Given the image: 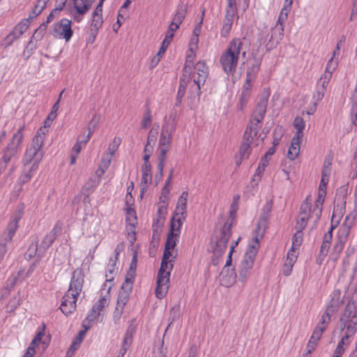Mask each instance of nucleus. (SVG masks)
Returning <instances> with one entry per match:
<instances>
[{"mask_svg": "<svg viewBox=\"0 0 357 357\" xmlns=\"http://www.w3.org/2000/svg\"><path fill=\"white\" fill-rule=\"evenodd\" d=\"M238 204L236 202H232L228 220L223 224H220L215 231L212 243H214L213 249L214 255L217 257L222 256L226 250L227 243L231 234V227L235 220Z\"/></svg>", "mask_w": 357, "mask_h": 357, "instance_id": "1", "label": "nucleus"}, {"mask_svg": "<svg viewBox=\"0 0 357 357\" xmlns=\"http://www.w3.org/2000/svg\"><path fill=\"white\" fill-rule=\"evenodd\" d=\"M176 130V123L174 119H168L162 124L158 144V173L155 178L160 180L162 177L163 169L167 159V153L171 146L172 135Z\"/></svg>", "mask_w": 357, "mask_h": 357, "instance_id": "2", "label": "nucleus"}, {"mask_svg": "<svg viewBox=\"0 0 357 357\" xmlns=\"http://www.w3.org/2000/svg\"><path fill=\"white\" fill-rule=\"evenodd\" d=\"M242 47L241 39L234 38L229 43L227 49L221 54L220 63L227 75H230L235 73Z\"/></svg>", "mask_w": 357, "mask_h": 357, "instance_id": "3", "label": "nucleus"}, {"mask_svg": "<svg viewBox=\"0 0 357 357\" xmlns=\"http://www.w3.org/2000/svg\"><path fill=\"white\" fill-rule=\"evenodd\" d=\"M40 128L34 137L30 146L26 149L25 154L23 158V163L24 165H29L33 162L32 169H37L38 163L43 157V151L42 146L45 139V132L42 131Z\"/></svg>", "mask_w": 357, "mask_h": 357, "instance_id": "4", "label": "nucleus"}, {"mask_svg": "<svg viewBox=\"0 0 357 357\" xmlns=\"http://www.w3.org/2000/svg\"><path fill=\"white\" fill-rule=\"evenodd\" d=\"M208 75V68L204 61L197 62L195 67L193 73H191L190 83L192 82L189 89L190 98H199L202 91L201 87L204 86Z\"/></svg>", "mask_w": 357, "mask_h": 357, "instance_id": "5", "label": "nucleus"}, {"mask_svg": "<svg viewBox=\"0 0 357 357\" xmlns=\"http://www.w3.org/2000/svg\"><path fill=\"white\" fill-rule=\"evenodd\" d=\"M176 255L169 261H161L160 268L158 273L157 287L155 290V296L158 298H163L168 291L169 277L172 270L174 267V262Z\"/></svg>", "mask_w": 357, "mask_h": 357, "instance_id": "6", "label": "nucleus"}, {"mask_svg": "<svg viewBox=\"0 0 357 357\" xmlns=\"http://www.w3.org/2000/svg\"><path fill=\"white\" fill-rule=\"evenodd\" d=\"M259 248L258 238L255 236L249 243L243 258L238 267V274L242 282L246 281L253 267L256 255Z\"/></svg>", "mask_w": 357, "mask_h": 357, "instance_id": "7", "label": "nucleus"}, {"mask_svg": "<svg viewBox=\"0 0 357 357\" xmlns=\"http://www.w3.org/2000/svg\"><path fill=\"white\" fill-rule=\"evenodd\" d=\"M354 220L355 217L354 215H347L344 222L339 228L337 238L333 247L332 255L335 256V259L338 258L343 250L344 244L350 234L351 229L354 225Z\"/></svg>", "mask_w": 357, "mask_h": 357, "instance_id": "8", "label": "nucleus"}, {"mask_svg": "<svg viewBox=\"0 0 357 357\" xmlns=\"http://www.w3.org/2000/svg\"><path fill=\"white\" fill-rule=\"evenodd\" d=\"M293 0H285L284 7L282 8L279 15L278 22L275 26L272 29V34L269 40V43L271 44V48L274 47L276 44L282 40L284 31V22L287 20L288 14L291 10Z\"/></svg>", "mask_w": 357, "mask_h": 357, "instance_id": "9", "label": "nucleus"}, {"mask_svg": "<svg viewBox=\"0 0 357 357\" xmlns=\"http://www.w3.org/2000/svg\"><path fill=\"white\" fill-rule=\"evenodd\" d=\"M59 231L60 228H57L56 225H55L50 232L43 237L39 245L37 243L35 245L33 244L30 245L28 249L29 257H31L32 255H37L38 257H43L47 250L55 241Z\"/></svg>", "mask_w": 357, "mask_h": 357, "instance_id": "10", "label": "nucleus"}, {"mask_svg": "<svg viewBox=\"0 0 357 357\" xmlns=\"http://www.w3.org/2000/svg\"><path fill=\"white\" fill-rule=\"evenodd\" d=\"M267 100H261L256 105L255 109L252 112L246 128L252 131L259 132L262 126V121L266 112Z\"/></svg>", "mask_w": 357, "mask_h": 357, "instance_id": "11", "label": "nucleus"}, {"mask_svg": "<svg viewBox=\"0 0 357 357\" xmlns=\"http://www.w3.org/2000/svg\"><path fill=\"white\" fill-rule=\"evenodd\" d=\"M258 133L259 132L245 128L243 135V142L238 151V155L236 157V163L238 166L241 164L245 158L249 157L251 151V144L257 137Z\"/></svg>", "mask_w": 357, "mask_h": 357, "instance_id": "12", "label": "nucleus"}, {"mask_svg": "<svg viewBox=\"0 0 357 357\" xmlns=\"http://www.w3.org/2000/svg\"><path fill=\"white\" fill-rule=\"evenodd\" d=\"M24 126L19 128L17 132L13 136L10 143L8 145L3 152L2 159L3 162L7 164L10 161V159L17 152V148L23 139L22 130Z\"/></svg>", "mask_w": 357, "mask_h": 357, "instance_id": "13", "label": "nucleus"}, {"mask_svg": "<svg viewBox=\"0 0 357 357\" xmlns=\"http://www.w3.org/2000/svg\"><path fill=\"white\" fill-rule=\"evenodd\" d=\"M54 36L59 38H64L66 41H69L73 36L71 29V21L63 18L57 24L54 25Z\"/></svg>", "mask_w": 357, "mask_h": 357, "instance_id": "14", "label": "nucleus"}, {"mask_svg": "<svg viewBox=\"0 0 357 357\" xmlns=\"http://www.w3.org/2000/svg\"><path fill=\"white\" fill-rule=\"evenodd\" d=\"M29 24V18L24 19L18 23L6 37V46H10L15 40H17L28 29Z\"/></svg>", "mask_w": 357, "mask_h": 357, "instance_id": "15", "label": "nucleus"}, {"mask_svg": "<svg viewBox=\"0 0 357 357\" xmlns=\"http://www.w3.org/2000/svg\"><path fill=\"white\" fill-rule=\"evenodd\" d=\"M84 278V275L82 269L77 268L73 271L68 290L69 294L73 293L75 295H79L83 287Z\"/></svg>", "mask_w": 357, "mask_h": 357, "instance_id": "16", "label": "nucleus"}, {"mask_svg": "<svg viewBox=\"0 0 357 357\" xmlns=\"http://www.w3.org/2000/svg\"><path fill=\"white\" fill-rule=\"evenodd\" d=\"M311 211V206L309 202L305 200L302 203L300 208V213L296 219L295 226L296 230L303 231L307 226Z\"/></svg>", "mask_w": 357, "mask_h": 357, "instance_id": "17", "label": "nucleus"}, {"mask_svg": "<svg viewBox=\"0 0 357 357\" xmlns=\"http://www.w3.org/2000/svg\"><path fill=\"white\" fill-rule=\"evenodd\" d=\"M78 296V295H75L73 293L69 294L68 291L63 296L60 309L64 314L68 315L76 309Z\"/></svg>", "mask_w": 357, "mask_h": 357, "instance_id": "18", "label": "nucleus"}, {"mask_svg": "<svg viewBox=\"0 0 357 357\" xmlns=\"http://www.w3.org/2000/svg\"><path fill=\"white\" fill-rule=\"evenodd\" d=\"M272 210V202H267L262 208V212L259 220L258 221L257 227L256 229V233L259 234L263 235L265 231L268 222V219L270 216V213Z\"/></svg>", "mask_w": 357, "mask_h": 357, "instance_id": "19", "label": "nucleus"}, {"mask_svg": "<svg viewBox=\"0 0 357 357\" xmlns=\"http://www.w3.org/2000/svg\"><path fill=\"white\" fill-rule=\"evenodd\" d=\"M132 281H128V279H125L124 282L122 284L121 290L119 291L116 305L124 307L128 301H129L130 294L133 287Z\"/></svg>", "mask_w": 357, "mask_h": 357, "instance_id": "20", "label": "nucleus"}, {"mask_svg": "<svg viewBox=\"0 0 357 357\" xmlns=\"http://www.w3.org/2000/svg\"><path fill=\"white\" fill-rule=\"evenodd\" d=\"M45 30L46 28L45 27V24H40V26L34 31L27 46L26 47L24 54H26V52L28 53V56L32 54L33 50L36 48V44H34V43L40 40L43 38Z\"/></svg>", "mask_w": 357, "mask_h": 357, "instance_id": "21", "label": "nucleus"}, {"mask_svg": "<svg viewBox=\"0 0 357 357\" xmlns=\"http://www.w3.org/2000/svg\"><path fill=\"white\" fill-rule=\"evenodd\" d=\"M252 57L253 59V63L249 66L246 70V78L250 79L251 80H255L257 75L260 70V66L261 64V57H257L255 56L254 52H252Z\"/></svg>", "mask_w": 357, "mask_h": 357, "instance_id": "22", "label": "nucleus"}, {"mask_svg": "<svg viewBox=\"0 0 357 357\" xmlns=\"http://www.w3.org/2000/svg\"><path fill=\"white\" fill-rule=\"evenodd\" d=\"M109 305L107 298L105 296L100 298L93 306L91 313L89 314L86 319L89 321H93L96 319L97 317L100 315V312L103 308Z\"/></svg>", "mask_w": 357, "mask_h": 357, "instance_id": "23", "label": "nucleus"}, {"mask_svg": "<svg viewBox=\"0 0 357 357\" xmlns=\"http://www.w3.org/2000/svg\"><path fill=\"white\" fill-rule=\"evenodd\" d=\"M220 282L222 285L225 287H230L236 282L237 275L234 268H229V271L223 273V269L220 273Z\"/></svg>", "mask_w": 357, "mask_h": 357, "instance_id": "24", "label": "nucleus"}, {"mask_svg": "<svg viewBox=\"0 0 357 357\" xmlns=\"http://www.w3.org/2000/svg\"><path fill=\"white\" fill-rule=\"evenodd\" d=\"M343 320H349L352 323L357 324V305H356L354 303H349L345 307L343 318L341 319V321Z\"/></svg>", "mask_w": 357, "mask_h": 357, "instance_id": "25", "label": "nucleus"}, {"mask_svg": "<svg viewBox=\"0 0 357 357\" xmlns=\"http://www.w3.org/2000/svg\"><path fill=\"white\" fill-rule=\"evenodd\" d=\"M190 78L188 77L182 76L180 77L179 86L176 98L175 105L179 107L181 105L183 98L185 94L186 87L190 82Z\"/></svg>", "mask_w": 357, "mask_h": 357, "instance_id": "26", "label": "nucleus"}, {"mask_svg": "<svg viewBox=\"0 0 357 357\" xmlns=\"http://www.w3.org/2000/svg\"><path fill=\"white\" fill-rule=\"evenodd\" d=\"M187 215H176L174 213V216L171 220L170 228L169 232L177 234L180 235L181 233V227L185 221Z\"/></svg>", "mask_w": 357, "mask_h": 357, "instance_id": "27", "label": "nucleus"}, {"mask_svg": "<svg viewBox=\"0 0 357 357\" xmlns=\"http://www.w3.org/2000/svg\"><path fill=\"white\" fill-rule=\"evenodd\" d=\"M188 197V192L183 191L178 199L177 206L174 211V213H176V215H187Z\"/></svg>", "mask_w": 357, "mask_h": 357, "instance_id": "28", "label": "nucleus"}, {"mask_svg": "<svg viewBox=\"0 0 357 357\" xmlns=\"http://www.w3.org/2000/svg\"><path fill=\"white\" fill-rule=\"evenodd\" d=\"M302 138L294 137L291 140V146L289 148L287 156L291 160H295L300 153V144Z\"/></svg>", "mask_w": 357, "mask_h": 357, "instance_id": "29", "label": "nucleus"}, {"mask_svg": "<svg viewBox=\"0 0 357 357\" xmlns=\"http://www.w3.org/2000/svg\"><path fill=\"white\" fill-rule=\"evenodd\" d=\"M102 22L103 20L102 15H92L90 35L93 39L96 37L99 29L102 26Z\"/></svg>", "mask_w": 357, "mask_h": 357, "instance_id": "30", "label": "nucleus"}, {"mask_svg": "<svg viewBox=\"0 0 357 357\" xmlns=\"http://www.w3.org/2000/svg\"><path fill=\"white\" fill-rule=\"evenodd\" d=\"M332 235L331 234V231H327L324 237H323V241L321 245L320 250H319V257H325L328 253L329 248L331 247V243L332 241Z\"/></svg>", "mask_w": 357, "mask_h": 357, "instance_id": "31", "label": "nucleus"}, {"mask_svg": "<svg viewBox=\"0 0 357 357\" xmlns=\"http://www.w3.org/2000/svg\"><path fill=\"white\" fill-rule=\"evenodd\" d=\"M99 184V179H96V177L90 178L88 181L84 185L82 188L81 193L86 195L88 197L95 190L96 186Z\"/></svg>", "mask_w": 357, "mask_h": 357, "instance_id": "32", "label": "nucleus"}, {"mask_svg": "<svg viewBox=\"0 0 357 357\" xmlns=\"http://www.w3.org/2000/svg\"><path fill=\"white\" fill-rule=\"evenodd\" d=\"M74 7L79 15L86 14L91 7L88 0H73Z\"/></svg>", "mask_w": 357, "mask_h": 357, "instance_id": "33", "label": "nucleus"}, {"mask_svg": "<svg viewBox=\"0 0 357 357\" xmlns=\"http://www.w3.org/2000/svg\"><path fill=\"white\" fill-rule=\"evenodd\" d=\"M188 12V6L186 4H179L175 15L173 17L172 21L178 24H181L184 20Z\"/></svg>", "mask_w": 357, "mask_h": 357, "instance_id": "34", "label": "nucleus"}, {"mask_svg": "<svg viewBox=\"0 0 357 357\" xmlns=\"http://www.w3.org/2000/svg\"><path fill=\"white\" fill-rule=\"evenodd\" d=\"M337 65V61L333 60V58H331L328 61L325 72L320 79L329 82L332 77L333 72L336 69Z\"/></svg>", "mask_w": 357, "mask_h": 357, "instance_id": "35", "label": "nucleus"}, {"mask_svg": "<svg viewBox=\"0 0 357 357\" xmlns=\"http://www.w3.org/2000/svg\"><path fill=\"white\" fill-rule=\"evenodd\" d=\"M195 65H194V55L188 54L186 56L185 62L184 67L183 68L182 76L191 77V73H193L192 71V67L194 68Z\"/></svg>", "mask_w": 357, "mask_h": 357, "instance_id": "36", "label": "nucleus"}, {"mask_svg": "<svg viewBox=\"0 0 357 357\" xmlns=\"http://www.w3.org/2000/svg\"><path fill=\"white\" fill-rule=\"evenodd\" d=\"M294 127L296 129V132L294 137L302 138L303 136V130L305 128V123L303 118L296 116L293 122Z\"/></svg>", "mask_w": 357, "mask_h": 357, "instance_id": "37", "label": "nucleus"}, {"mask_svg": "<svg viewBox=\"0 0 357 357\" xmlns=\"http://www.w3.org/2000/svg\"><path fill=\"white\" fill-rule=\"evenodd\" d=\"M344 321V328H346L345 334L344 336H348V338L350 339L352 337L356 331H357V324L356 323H352L351 321H349V320H343Z\"/></svg>", "mask_w": 357, "mask_h": 357, "instance_id": "38", "label": "nucleus"}, {"mask_svg": "<svg viewBox=\"0 0 357 357\" xmlns=\"http://www.w3.org/2000/svg\"><path fill=\"white\" fill-rule=\"evenodd\" d=\"M136 268H137V255H135L132 257V261H131V263L130 265V268L126 273L125 279H128V281L134 282L135 275H136Z\"/></svg>", "mask_w": 357, "mask_h": 357, "instance_id": "39", "label": "nucleus"}, {"mask_svg": "<svg viewBox=\"0 0 357 357\" xmlns=\"http://www.w3.org/2000/svg\"><path fill=\"white\" fill-rule=\"evenodd\" d=\"M179 235L177 234L169 232L167 234L165 247L169 248L172 250L174 248L177 242L178 241Z\"/></svg>", "mask_w": 357, "mask_h": 357, "instance_id": "40", "label": "nucleus"}, {"mask_svg": "<svg viewBox=\"0 0 357 357\" xmlns=\"http://www.w3.org/2000/svg\"><path fill=\"white\" fill-rule=\"evenodd\" d=\"M142 183L144 184H147L151 183L152 180V174H151V166L142 165Z\"/></svg>", "mask_w": 357, "mask_h": 357, "instance_id": "41", "label": "nucleus"}, {"mask_svg": "<svg viewBox=\"0 0 357 357\" xmlns=\"http://www.w3.org/2000/svg\"><path fill=\"white\" fill-rule=\"evenodd\" d=\"M303 234L301 230H296V232L292 237V250H296L299 248L303 242Z\"/></svg>", "mask_w": 357, "mask_h": 357, "instance_id": "42", "label": "nucleus"}, {"mask_svg": "<svg viewBox=\"0 0 357 357\" xmlns=\"http://www.w3.org/2000/svg\"><path fill=\"white\" fill-rule=\"evenodd\" d=\"M180 305H175L170 310L169 314V320L170 323L168 324L167 328H169L171 324H172L174 321H178L180 317Z\"/></svg>", "mask_w": 357, "mask_h": 357, "instance_id": "43", "label": "nucleus"}, {"mask_svg": "<svg viewBox=\"0 0 357 357\" xmlns=\"http://www.w3.org/2000/svg\"><path fill=\"white\" fill-rule=\"evenodd\" d=\"M159 125H154V126L150 130L147 137L148 145L154 144L158 135Z\"/></svg>", "mask_w": 357, "mask_h": 357, "instance_id": "44", "label": "nucleus"}, {"mask_svg": "<svg viewBox=\"0 0 357 357\" xmlns=\"http://www.w3.org/2000/svg\"><path fill=\"white\" fill-rule=\"evenodd\" d=\"M250 98V94L241 93L239 97L238 102L236 105V109L238 111L243 112L244 110V108L247 105Z\"/></svg>", "mask_w": 357, "mask_h": 357, "instance_id": "45", "label": "nucleus"}, {"mask_svg": "<svg viewBox=\"0 0 357 357\" xmlns=\"http://www.w3.org/2000/svg\"><path fill=\"white\" fill-rule=\"evenodd\" d=\"M324 196H321V197H320V195H318L317 199L315 202L313 213H315L318 219H319V217L322 211V205L324 202Z\"/></svg>", "mask_w": 357, "mask_h": 357, "instance_id": "46", "label": "nucleus"}, {"mask_svg": "<svg viewBox=\"0 0 357 357\" xmlns=\"http://www.w3.org/2000/svg\"><path fill=\"white\" fill-rule=\"evenodd\" d=\"M152 122L151 111L147 108L144 112V117L142 121V127L144 129L149 127Z\"/></svg>", "mask_w": 357, "mask_h": 357, "instance_id": "47", "label": "nucleus"}, {"mask_svg": "<svg viewBox=\"0 0 357 357\" xmlns=\"http://www.w3.org/2000/svg\"><path fill=\"white\" fill-rule=\"evenodd\" d=\"M340 303L339 298L335 299L333 296L323 314H327L331 318L334 312V307L337 306Z\"/></svg>", "mask_w": 357, "mask_h": 357, "instance_id": "48", "label": "nucleus"}, {"mask_svg": "<svg viewBox=\"0 0 357 357\" xmlns=\"http://www.w3.org/2000/svg\"><path fill=\"white\" fill-rule=\"evenodd\" d=\"M317 344H318L317 341L310 338V340L307 344V346H306L307 351H306V353L303 354V356L304 357H310V354H312V352L313 351L315 350Z\"/></svg>", "mask_w": 357, "mask_h": 357, "instance_id": "49", "label": "nucleus"}, {"mask_svg": "<svg viewBox=\"0 0 357 357\" xmlns=\"http://www.w3.org/2000/svg\"><path fill=\"white\" fill-rule=\"evenodd\" d=\"M126 211H127V212H126V213H127L126 221L129 222V225H130L134 227L135 226V222L137 220L135 211L130 206H128L127 208Z\"/></svg>", "mask_w": 357, "mask_h": 357, "instance_id": "50", "label": "nucleus"}, {"mask_svg": "<svg viewBox=\"0 0 357 357\" xmlns=\"http://www.w3.org/2000/svg\"><path fill=\"white\" fill-rule=\"evenodd\" d=\"M135 333V328L132 326V325L129 326L127 328V331L125 334V337L123 340L126 342V344L128 343H132V337L134 333Z\"/></svg>", "mask_w": 357, "mask_h": 357, "instance_id": "51", "label": "nucleus"}, {"mask_svg": "<svg viewBox=\"0 0 357 357\" xmlns=\"http://www.w3.org/2000/svg\"><path fill=\"white\" fill-rule=\"evenodd\" d=\"M36 169H32L31 167L28 172L22 174L19 178V184L22 185L25 183L28 182L33 176V172L35 171Z\"/></svg>", "mask_w": 357, "mask_h": 357, "instance_id": "52", "label": "nucleus"}, {"mask_svg": "<svg viewBox=\"0 0 357 357\" xmlns=\"http://www.w3.org/2000/svg\"><path fill=\"white\" fill-rule=\"evenodd\" d=\"M169 44L167 43H165L164 41L162 42V44H161V46H160V48L157 54V56H155L153 59V61L152 62H154L155 61V63H158L160 59V58L163 56V54H165V52H166L168 46H169Z\"/></svg>", "mask_w": 357, "mask_h": 357, "instance_id": "53", "label": "nucleus"}, {"mask_svg": "<svg viewBox=\"0 0 357 357\" xmlns=\"http://www.w3.org/2000/svg\"><path fill=\"white\" fill-rule=\"evenodd\" d=\"M20 305V298L19 297H14L13 299H11L7 306H6V309H7V312H13V310H15L17 306Z\"/></svg>", "mask_w": 357, "mask_h": 357, "instance_id": "54", "label": "nucleus"}, {"mask_svg": "<svg viewBox=\"0 0 357 357\" xmlns=\"http://www.w3.org/2000/svg\"><path fill=\"white\" fill-rule=\"evenodd\" d=\"M121 138L119 137H114L113 139V142L111 144H109L108 147V150L109 151V153L111 155H113L116 151L118 149L120 144H121Z\"/></svg>", "mask_w": 357, "mask_h": 357, "instance_id": "55", "label": "nucleus"}, {"mask_svg": "<svg viewBox=\"0 0 357 357\" xmlns=\"http://www.w3.org/2000/svg\"><path fill=\"white\" fill-rule=\"evenodd\" d=\"M324 331L325 329H324V326H321V328H320V326H316L310 338L319 342Z\"/></svg>", "mask_w": 357, "mask_h": 357, "instance_id": "56", "label": "nucleus"}, {"mask_svg": "<svg viewBox=\"0 0 357 357\" xmlns=\"http://www.w3.org/2000/svg\"><path fill=\"white\" fill-rule=\"evenodd\" d=\"M205 13V8H203L202 11V17L200 22L195 26L193 30V35L195 36V39L199 40V35L201 32L202 24L203 23L204 16Z\"/></svg>", "mask_w": 357, "mask_h": 357, "instance_id": "57", "label": "nucleus"}, {"mask_svg": "<svg viewBox=\"0 0 357 357\" xmlns=\"http://www.w3.org/2000/svg\"><path fill=\"white\" fill-rule=\"evenodd\" d=\"M104 165L103 166H100L96 171V176L98 178H96V179H99V181L100 180V178L101 176L105 174V170L108 168L110 162H111V159H108L106 162H104Z\"/></svg>", "mask_w": 357, "mask_h": 357, "instance_id": "58", "label": "nucleus"}, {"mask_svg": "<svg viewBox=\"0 0 357 357\" xmlns=\"http://www.w3.org/2000/svg\"><path fill=\"white\" fill-rule=\"evenodd\" d=\"M325 90L323 88H319V86H317V90L314 94L313 95V99L315 100L314 105H316L318 102L322 100L324 98Z\"/></svg>", "mask_w": 357, "mask_h": 357, "instance_id": "59", "label": "nucleus"}, {"mask_svg": "<svg viewBox=\"0 0 357 357\" xmlns=\"http://www.w3.org/2000/svg\"><path fill=\"white\" fill-rule=\"evenodd\" d=\"M115 266H116L115 260L110 259L109 264H108V268H107V271H106V274H105L107 281H112L113 280L112 277L111 278H109L108 273L112 274L114 273Z\"/></svg>", "mask_w": 357, "mask_h": 357, "instance_id": "60", "label": "nucleus"}, {"mask_svg": "<svg viewBox=\"0 0 357 357\" xmlns=\"http://www.w3.org/2000/svg\"><path fill=\"white\" fill-rule=\"evenodd\" d=\"M282 127L278 128L274 130V139L273 142V146H277L280 142V139L282 137Z\"/></svg>", "mask_w": 357, "mask_h": 357, "instance_id": "61", "label": "nucleus"}, {"mask_svg": "<svg viewBox=\"0 0 357 357\" xmlns=\"http://www.w3.org/2000/svg\"><path fill=\"white\" fill-rule=\"evenodd\" d=\"M123 309H124V307H120L116 305V308L113 313V319H114V321L115 324L117 323L120 320L121 315L123 314Z\"/></svg>", "mask_w": 357, "mask_h": 357, "instance_id": "62", "label": "nucleus"}, {"mask_svg": "<svg viewBox=\"0 0 357 357\" xmlns=\"http://www.w3.org/2000/svg\"><path fill=\"white\" fill-rule=\"evenodd\" d=\"M253 82H255V81L246 78L245 82L243 86L241 93H248V94L251 95L252 86V84Z\"/></svg>", "mask_w": 357, "mask_h": 357, "instance_id": "63", "label": "nucleus"}, {"mask_svg": "<svg viewBox=\"0 0 357 357\" xmlns=\"http://www.w3.org/2000/svg\"><path fill=\"white\" fill-rule=\"evenodd\" d=\"M231 27L232 24L222 23V26L220 30V36L223 38L228 37L230 33Z\"/></svg>", "mask_w": 357, "mask_h": 357, "instance_id": "64", "label": "nucleus"}]
</instances>
